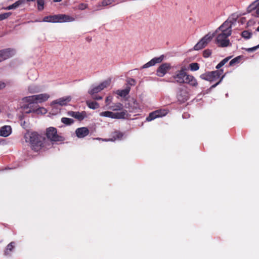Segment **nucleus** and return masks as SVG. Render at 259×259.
Returning a JSON list of instances; mask_svg holds the SVG:
<instances>
[{"label":"nucleus","mask_w":259,"mask_h":259,"mask_svg":"<svg viewBox=\"0 0 259 259\" xmlns=\"http://www.w3.org/2000/svg\"><path fill=\"white\" fill-rule=\"evenodd\" d=\"M217 34L215 39L216 44L218 47L221 48L227 47L231 45L228 37L232 33V24L231 22L225 21L215 31Z\"/></svg>","instance_id":"f257e3e1"},{"label":"nucleus","mask_w":259,"mask_h":259,"mask_svg":"<svg viewBox=\"0 0 259 259\" xmlns=\"http://www.w3.org/2000/svg\"><path fill=\"white\" fill-rule=\"evenodd\" d=\"M170 79L169 81L171 82L179 84L187 83L194 87L198 85V82L195 78L192 75L188 74L183 67L176 71L171 76Z\"/></svg>","instance_id":"f03ea898"},{"label":"nucleus","mask_w":259,"mask_h":259,"mask_svg":"<svg viewBox=\"0 0 259 259\" xmlns=\"http://www.w3.org/2000/svg\"><path fill=\"white\" fill-rule=\"evenodd\" d=\"M24 138L26 142L29 143L31 148L34 151H39L44 146L45 138L36 132L26 133Z\"/></svg>","instance_id":"7ed1b4c3"},{"label":"nucleus","mask_w":259,"mask_h":259,"mask_svg":"<svg viewBox=\"0 0 259 259\" xmlns=\"http://www.w3.org/2000/svg\"><path fill=\"white\" fill-rule=\"evenodd\" d=\"M75 19L71 16L65 14H58L46 16L43 18V22L52 23H62L72 22Z\"/></svg>","instance_id":"20e7f679"},{"label":"nucleus","mask_w":259,"mask_h":259,"mask_svg":"<svg viewBox=\"0 0 259 259\" xmlns=\"http://www.w3.org/2000/svg\"><path fill=\"white\" fill-rule=\"evenodd\" d=\"M46 135L48 140L52 142H63L65 139L64 137L57 134V130L54 127H49L46 129Z\"/></svg>","instance_id":"39448f33"},{"label":"nucleus","mask_w":259,"mask_h":259,"mask_svg":"<svg viewBox=\"0 0 259 259\" xmlns=\"http://www.w3.org/2000/svg\"><path fill=\"white\" fill-rule=\"evenodd\" d=\"M223 72V71L222 69L207 72L201 74L200 77L205 80L209 81L210 82L213 81L220 78V76L221 75Z\"/></svg>","instance_id":"423d86ee"},{"label":"nucleus","mask_w":259,"mask_h":259,"mask_svg":"<svg viewBox=\"0 0 259 259\" xmlns=\"http://www.w3.org/2000/svg\"><path fill=\"white\" fill-rule=\"evenodd\" d=\"M127 115L126 110L121 111L120 112H113L111 111H104L100 113L101 116L110 117L113 119H125Z\"/></svg>","instance_id":"0eeeda50"},{"label":"nucleus","mask_w":259,"mask_h":259,"mask_svg":"<svg viewBox=\"0 0 259 259\" xmlns=\"http://www.w3.org/2000/svg\"><path fill=\"white\" fill-rule=\"evenodd\" d=\"M49 95L47 94H40L26 97L23 98V100L25 102H35V103L38 102L42 103L46 101L49 99Z\"/></svg>","instance_id":"6e6552de"},{"label":"nucleus","mask_w":259,"mask_h":259,"mask_svg":"<svg viewBox=\"0 0 259 259\" xmlns=\"http://www.w3.org/2000/svg\"><path fill=\"white\" fill-rule=\"evenodd\" d=\"M214 36V33L212 34L208 33L205 35L195 45L194 49L197 51L204 48L211 41Z\"/></svg>","instance_id":"1a4fd4ad"},{"label":"nucleus","mask_w":259,"mask_h":259,"mask_svg":"<svg viewBox=\"0 0 259 259\" xmlns=\"http://www.w3.org/2000/svg\"><path fill=\"white\" fill-rule=\"evenodd\" d=\"M168 113V111L165 109H159L151 112L146 117L147 121H151L156 118L160 117L166 115Z\"/></svg>","instance_id":"9d476101"},{"label":"nucleus","mask_w":259,"mask_h":259,"mask_svg":"<svg viewBox=\"0 0 259 259\" xmlns=\"http://www.w3.org/2000/svg\"><path fill=\"white\" fill-rule=\"evenodd\" d=\"M189 93L186 89L180 88L179 89L177 95V98L178 101L181 103H183L187 101L189 99Z\"/></svg>","instance_id":"9b49d317"},{"label":"nucleus","mask_w":259,"mask_h":259,"mask_svg":"<svg viewBox=\"0 0 259 259\" xmlns=\"http://www.w3.org/2000/svg\"><path fill=\"white\" fill-rule=\"evenodd\" d=\"M170 68V65L168 63H165L161 64L157 69V75L159 77H163Z\"/></svg>","instance_id":"f8f14e48"},{"label":"nucleus","mask_w":259,"mask_h":259,"mask_svg":"<svg viewBox=\"0 0 259 259\" xmlns=\"http://www.w3.org/2000/svg\"><path fill=\"white\" fill-rule=\"evenodd\" d=\"M14 54V50L11 49H7L0 51V62L9 58L12 57Z\"/></svg>","instance_id":"ddd939ff"},{"label":"nucleus","mask_w":259,"mask_h":259,"mask_svg":"<svg viewBox=\"0 0 259 259\" xmlns=\"http://www.w3.org/2000/svg\"><path fill=\"white\" fill-rule=\"evenodd\" d=\"M68 115L74 117L79 121L82 120L86 116V113L85 111H82L81 112H75L73 111H70L68 112Z\"/></svg>","instance_id":"4468645a"},{"label":"nucleus","mask_w":259,"mask_h":259,"mask_svg":"<svg viewBox=\"0 0 259 259\" xmlns=\"http://www.w3.org/2000/svg\"><path fill=\"white\" fill-rule=\"evenodd\" d=\"M90 131L86 127L77 128L75 131L76 136L78 138H83L89 134Z\"/></svg>","instance_id":"2eb2a0df"},{"label":"nucleus","mask_w":259,"mask_h":259,"mask_svg":"<svg viewBox=\"0 0 259 259\" xmlns=\"http://www.w3.org/2000/svg\"><path fill=\"white\" fill-rule=\"evenodd\" d=\"M71 98L70 96L61 98L53 101L52 103V104H58L62 106H65L71 101Z\"/></svg>","instance_id":"dca6fc26"},{"label":"nucleus","mask_w":259,"mask_h":259,"mask_svg":"<svg viewBox=\"0 0 259 259\" xmlns=\"http://www.w3.org/2000/svg\"><path fill=\"white\" fill-rule=\"evenodd\" d=\"M28 104L27 105H24L23 106V109L24 110L26 109H39V112H41V113H46L47 112V110L44 108H37V106L35 104V102H27Z\"/></svg>","instance_id":"f3484780"},{"label":"nucleus","mask_w":259,"mask_h":259,"mask_svg":"<svg viewBox=\"0 0 259 259\" xmlns=\"http://www.w3.org/2000/svg\"><path fill=\"white\" fill-rule=\"evenodd\" d=\"M12 133V128L10 125H5L0 129V136L7 137Z\"/></svg>","instance_id":"a211bd4d"},{"label":"nucleus","mask_w":259,"mask_h":259,"mask_svg":"<svg viewBox=\"0 0 259 259\" xmlns=\"http://www.w3.org/2000/svg\"><path fill=\"white\" fill-rule=\"evenodd\" d=\"M163 59V56L162 55L159 57L154 58L152 60H151L149 62L147 63L144 65V68H147L150 66H152L156 64V63H159L162 62Z\"/></svg>","instance_id":"6ab92c4d"},{"label":"nucleus","mask_w":259,"mask_h":259,"mask_svg":"<svg viewBox=\"0 0 259 259\" xmlns=\"http://www.w3.org/2000/svg\"><path fill=\"white\" fill-rule=\"evenodd\" d=\"M123 136V134L120 131H116L111 134V138L108 141H114L117 140H121Z\"/></svg>","instance_id":"aec40b11"},{"label":"nucleus","mask_w":259,"mask_h":259,"mask_svg":"<svg viewBox=\"0 0 259 259\" xmlns=\"http://www.w3.org/2000/svg\"><path fill=\"white\" fill-rule=\"evenodd\" d=\"M123 105L120 103H113L112 105L108 108L112 111H120L123 110Z\"/></svg>","instance_id":"412c9836"},{"label":"nucleus","mask_w":259,"mask_h":259,"mask_svg":"<svg viewBox=\"0 0 259 259\" xmlns=\"http://www.w3.org/2000/svg\"><path fill=\"white\" fill-rule=\"evenodd\" d=\"M86 103L89 108L92 109H96L100 107L99 104L95 101H87Z\"/></svg>","instance_id":"4be33fe9"},{"label":"nucleus","mask_w":259,"mask_h":259,"mask_svg":"<svg viewBox=\"0 0 259 259\" xmlns=\"http://www.w3.org/2000/svg\"><path fill=\"white\" fill-rule=\"evenodd\" d=\"M130 90L131 88L128 87L124 90L117 91V94L121 97H125L129 94Z\"/></svg>","instance_id":"5701e85b"},{"label":"nucleus","mask_w":259,"mask_h":259,"mask_svg":"<svg viewBox=\"0 0 259 259\" xmlns=\"http://www.w3.org/2000/svg\"><path fill=\"white\" fill-rule=\"evenodd\" d=\"M241 59V56H237L232 59L229 62V66H233L240 63Z\"/></svg>","instance_id":"b1692460"},{"label":"nucleus","mask_w":259,"mask_h":259,"mask_svg":"<svg viewBox=\"0 0 259 259\" xmlns=\"http://www.w3.org/2000/svg\"><path fill=\"white\" fill-rule=\"evenodd\" d=\"M252 33L248 30H244L241 32V36L246 39L250 38L252 36Z\"/></svg>","instance_id":"393cba45"},{"label":"nucleus","mask_w":259,"mask_h":259,"mask_svg":"<svg viewBox=\"0 0 259 259\" xmlns=\"http://www.w3.org/2000/svg\"><path fill=\"white\" fill-rule=\"evenodd\" d=\"M61 121L62 123L67 125H70L74 122L73 119L67 117H62Z\"/></svg>","instance_id":"a878e982"},{"label":"nucleus","mask_w":259,"mask_h":259,"mask_svg":"<svg viewBox=\"0 0 259 259\" xmlns=\"http://www.w3.org/2000/svg\"><path fill=\"white\" fill-rule=\"evenodd\" d=\"M231 57H228L222 60L216 66V68L220 69L224 66L230 59Z\"/></svg>","instance_id":"bb28decb"},{"label":"nucleus","mask_w":259,"mask_h":259,"mask_svg":"<svg viewBox=\"0 0 259 259\" xmlns=\"http://www.w3.org/2000/svg\"><path fill=\"white\" fill-rule=\"evenodd\" d=\"M37 9L38 11H41L44 9L45 1L44 0H36Z\"/></svg>","instance_id":"cd10ccee"},{"label":"nucleus","mask_w":259,"mask_h":259,"mask_svg":"<svg viewBox=\"0 0 259 259\" xmlns=\"http://www.w3.org/2000/svg\"><path fill=\"white\" fill-rule=\"evenodd\" d=\"M189 67L191 71H197L199 68V64L197 63H192L190 64Z\"/></svg>","instance_id":"c85d7f7f"},{"label":"nucleus","mask_w":259,"mask_h":259,"mask_svg":"<svg viewBox=\"0 0 259 259\" xmlns=\"http://www.w3.org/2000/svg\"><path fill=\"white\" fill-rule=\"evenodd\" d=\"M258 5H259V0H256L249 6L248 9H249L250 11L253 10Z\"/></svg>","instance_id":"c756f323"},{"label":"nucleus","mask_w":259,"mask_h":259,"mask_svg":"<svg viewBox=\"0 0 259 259\" xmlns=\"http://www.w3.org/2000/svg\"><path fill=\"white\" fill-rule=\"evenodd\" d=\"M101 90L100 88H99V85L93 88L91 90H90L89 93L91 95H94V94L99 93Z\"/></svg>","instance_id":"7c9ffc66"},{"label":"nucleus","mask_w":259,"mask_h":259,"mask_svg":"<svg viewBox=\"0 0 259 259\" xmlns=\"http://www.w3.org/2000/svg\"><path fill=\"white\" fill-rule=\"evenodd\" d=\"M15 243L14 242H11L7 246L6 248V252L8 253L9 252H11L13 250L15 247Z\"/></svg>","instance_id":"2f4dec72"},{"label":"nucleus","mask_w":259,"mask_h":259,"mask_svg":"<svg viewBox=\"0 0 259 259\" xmlns=\"http://www.w3.org/2000/svg\"><path fill=\"white\" fill-rule=\"evenodd\" d=\"M110 84V81H105L99 85V88L101 90H103L104 88H107Z\"/></svg>","instance_id":"473e14b6"},{"label":"nucleus","mask_w":259,"mask_h":259,"mask_svg":"<svg viewBox=\"0 0 259 259\" xmlns=\"http://www.w3.org/2000/svg\"><path fill=\"white\" fill-rule=\"evenodd\" d=\"M12 15L11 12H8V13H5L3 14H0V19L1 20H3L4 19H6L8 18L9 16H10Z\"/></svg>","instance_id":"72a5a7b5"},{"label":"nucleus","mask_w":259,"mask_h":259,"mask_svg":"<svg viewBox=\"0 0 259 259\" xmlns=\"http://www.w3.org/2000/svg\"><path fill=\"white\" fill-rule=\"evenodd\" d=\"M26 3V0H18L14 3L16 8H18L20 6L24 5Z\"/></svg>","instance_id":"f704fd0d"},{"label":"nucleus","mask_w":259,"mask_h":259,"mask_svg":"<svg viewBox=\"0 0 259 259\" xmlns=\"http://www.w3.org/2000/svg\"><path fill=\"white\" fill-rule=\"evenodd\" d=\"M211 53L212 52H211V50H209V49L205 50L203 52V56L204 58H208L211 55Z\"/></svg>","instance_id":"c9c22d12"},{"label":"nucleus","mask_w":259,"mask_h":259,"mask_svg":"<svg viewBox=\"0 0 259 259\" xmlns=\"http://www.w3.org/2000/svg\"><path fill=\"white\" fill-rule=\"evenodd\" d=\"M113 2V0H103L101 3V6L103 7L107 6L111 4Z\"/></svg>","instance_id":"e433bc0d"},{"label":"nucleus","mask_w":259,"mask_h":259,"mask_svg":"<svg viewBox=\"0 0 259 259\" xmlns=\"http://www.w3.org/2000/svg\"><path fill=\"white\" fill-rule=\"evenodd\" d=\"M24 110V112L25 113H27V114H28V113H32V112H36V113H39V109H25Z\"/></svg>","instance_id":"4c0bfd02"},{"label":"nucleus","mask_w":259,"mask_h":259,"mask_svg":"<svg viewBox=\"0 0 259 259\" xmlns=\"http://www.w3.org/2000/svg\"><path fill=\"white\" fill-rule=\"evenodd\" d=\"M112 99V97L111 96H108L106 97L105 100V103L107 106L109 105V104L111 103Z\"/></svg>","instance_id":"58836bf2"},{"label":"nucleus","mask_w":259,"mask_h":259,"mask_svg":"<svg viewBox=\"0 0 259 259\" xmlns=\"http://www.w3.org/2000/svg\"><path fill=\"white\" fill-rule=\"evenodd\" d=\"M87 7H88V5H87V4H84V3L80 4L78 5V9H79V10H84V9H86Z\"/></svg>","instance_id":"ea45409f"},{"label":"nucleus","mask_w":259,"mask_h":259,"mask_svg":"<svg viewBox=\"0 0 259 259\" xmlns=\"http://www.w3.org/2000/svg\"><path fill=\"white\" fill-rule=\"evenodd\" d=\"M36 71L34 70H30L29 72L28 73V74L29 75V78L31 79H35L36 78V76H35L34 77H30V75L31 74H36Z\"/></svg>","instance_id":"a19ab883"},{"label":"nucleus","mask_w":259,"mask_h":259,"mask_svg":"<svg viewBox=\"0 0 259 259\" xmlns=\"http://www.w3.org/2000/svg\"><path fill=\"white\" fill-rule=\"evenodd\" d=\"M15 9H16V8L15 7L14 3L11 5L9 6L8 7H6V8H5V9L7 10H10Z\"/></svg>","instance_id":"79ce46f5"},{"label":"nucleus","mask_w":259,"mask_h":259,"mask_svg":"<svg viewBox=\"0 0 259 259\" xmlns=\"http://www.w3.org/2000/svg\"><path fill=\"white\" fill-rule=\"evenodd\" d=\"M224 76V75H223V76H222L221 77V78H220L219 80V81H218L216 83H215L214 84L212 85L211 87V88H214L216 87H217V85H218V84H219V83L222 81V80H223V78Z\"/></svg>","instance_id":"37998d69"},{"label":"nucleus","mask_w":259,"mask_h":259,"mask_svg":"<svg viewBox=\"0 0 259 259\" xmlns=\"http://www.w3.org/2000/svg\"><path fill=\"white\" fill-rule=\"evenodd\" d=\"M259 48V45H258L257 46H255V47H252V48H249L247 50L248 51V52H252V51H255L257 49Z\"/></svg>","instance_id":"c03bdc74"},{"label":"nucleus","mask_w":259,"mask_h":259,"mask_svg":"<svg viewBox=\"0 0 259 259\" xmlns=\"http://www.w3.org/2000/svg\"><path fill=\"white\" fill-rule=\"evenodd\" d=\"M128 83L131 85H134L135 84V80L133 78H130L128 80Z\"/></svg>","instance_id":"a18cd8bd"},{"label":"nucleus","mask_w":259,"mask_h":259,"mask_svg":"<svg viewBox=\"0 0 259 259\" xmlns=\"http://www.w3.org/2000/svg\"><path fill=\"white\" fill-rule=\"evenodd\" d=\"M6 87V84L2 81H0V90L4 89Z\"/></svg>","instance_id":"49530a36"},{"label":"nucleus","mask_w":259,"mask_h":259,"mask_svg":"<svg viewBox=\"0 0 259 259\" xmlns=\"http://www.w3.org/2000/svg\"><path fill=\"white\" fill-rule=\"evenodd\" d=\"M93 98V99L97 100H101L102 99V97L99 96H94Z\"/></svg>","instance_id":"de8ad7c7"},{"label":"nucleus","mask_w":259,"mask_h":259,"mask_svg":"<svg viewBox=\"0 0 259 259\" xmlns=\"http://www.w3.org/2000/svg\"><path fill=\"white\" fill-rule=\"evenodd\" d=\"M255 15V16L259 17V7L256 8Z\"/></svg>","instance_id":"09e8293b"},{"label":"nucleus","mask_w":259,"mask_h":259,"mask_svg":"<svg viewBox=\"0 0 259 259\" xmlns=\"http://www.w3.org/2000/svg\"><path fill=\"white\" fill-rule=\"evenodd\" d=\"M62 0H53V2H55V3H57V2H60Z\"/></svg>","instance_id":"8fccbe9b"},{"label":"nucleus","mask_w":259,"mask_h":259,"mask_svg":"<svg viewBox=\"0 0 259 259\" xmlns=\"http://www.w3.org/2000/svg\"><path fill=\"white\" fill-rule=\"evenodd\" d=\"M35 0H26V3L27 2H34Z\"/></svg>","instance_id":"3c124183"},{"label":"nucleus","mask_w":259,"mask_h":259,"mask_svg":"<svg viewBox=\"0 0 259 259\" xmlns=\"http://www.w3.org/2000/svg\"><path fill=\"white\" fill-rule=\"evenodd\" d=\"M256 30L259 31V26L256 28Z\"/></svg>","instance_id":"603ef678"}]
</instances>
